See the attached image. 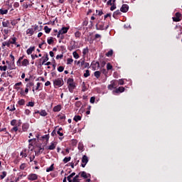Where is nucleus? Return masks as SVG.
<instances>
[{
    "instance_id": "f257e3e1",
    "label": "nucleus",
    "mask_w": 182,
    "mask_h": 182,
    "mask_svg": "<svg viewBox=\"0 0 182 182\" xmlns=\"http://www.w3.org/2000/svg\"><path fill=\"white\" fill-rule=\"evenodd\" d=\"M53 85H54L55 87H56V86L58 87H60L61 86H63V79L61 77H59V78L54 80Z\"/></svg>"
},
{
    "instance_id": "4be33fe9",
    "label": "nucleus",
    "mask_w": 182,
    "mask_h": 182,
    "mask_svg": "<svg viewBox=\"0 0 182 182\" xmlns=\"http://www.w3.org/2000/svg\"><path fill=\"white\" fill-rule=\"evenodd\" d=\"M40 116H43V117H45L46 116H48V112H46V110L42 109L41 111H40Z\"/></svg>"
},
{
    "instance_id": "69168bd1",
    "label": "nucleus",
    "mask_w": 182,
    "mask_h": 182,
    "mask_svg": "<svg viewBox=\"0 0 182 182\" xmlns=\"http://www.w3.org/2000/svg\"><path fill=\"white\" fill-rule=\"evenodd\" d=\"M96 12H97V14L98 13L99 16H102V15L103 14L102 11L96 10Z\"/></svg>"
},
{
    "instance_id": "774afa93",
    "label": "nucleus",
    "mask_w": 182,
    "mask_h": 182,
    "mask_svg": "<svg viewBox=\"0 0 182 182\" xmlns=\"http://www.w3.org/2000/svg\"><path fill=\"white\" fill-rule=\"evenodd\" d=\"M51 136H53V137L54 136H57L56 130L53 131V132L51 133Z\"/></svg>"
},
{
    "instance_id": "412c9836",
    "label": "nucleus",
    "mask_w": 182,
    "mask_h": 182,
    "mask_svg": "<svg viewBox=\"0 0 182 182\" xmlns=\"http://www.w3.org/2000/svg\"><path fill=\"white\" fill-rule=\"evenodd\" d=\"M28 142L30 143L29 144L30 146H33V144L36 143V138H33L32 139H29Z\"/></svg>"
},
{
    "instance_id": "e433bc0d",
    "label": "nucleus",
    "mask_w": 182,
    "mask_h": 182,
    "mask_svg": "<svg viewBox=\"0 0 182 182\" xmlns=\"http://www.w3.org/2000/svg\"><path fill=\"white\" fill-rule=\"evenodd\" d=\"M112 55H113V50H110L106 53V56H107L108 58H110V56H112Z\"/></svg>"
},
{
    "instance_id": "39448f33",
    "label": "nucleus",
    "mask_w": 182,
    "mask_h": 182,
    "mask_svg": "<svg viewBox=\"0 0 182 182\" xmlns=\"http://www.w3.org/2000/svg\"><path fill=\"white\" fill-rule=\"evenodd\" d=\"M181 16V14L177 12L175 14V17H173V22H180L181 21V18H180Z\"/></svg>"
},
{
    "instance_id": "a211bd4d",
    "label": "nucleus",
    "mask_w": 182,
    "mask_h": 182,
    "mask_svg": "<svg viewBox=\"0 0 182 182\" xmlns=\"http://www.w3.org/2000/svg\"><path fill=\"white\" fill-rule=\"evenodd\" d=\"M92 69H96V68H100V64L99 63V62L92 63Z\"/></svg>"
},
{
    "instance_id": "052dcab7",
    "label": "nucleus",
    "mask_w": 182,
    "mask_h": 182,
    "mask_svg": "<svg viewBox=\"0 0 182 182\" xmlns=\"http://www.w3.org/2000/svg\"><path fill=\"white\" fill-rule=\"evenodd\" d=\"M72 83H73V78H69V79L68 80V85H70V84H72Z\"/></svg>"
},
{
    "instance_id": "bf43d9fd",
    "label": "nucleus",
    "mask_w": 182,
    "mask_h": 182,
    "mask_svg": "<svg viewBox=\"0 0 182 182\" xmlns=\"http://www.w3.org/2000/svg\"><path fill=\"white\" fill-rule=\"evenodd\" d=\"M10 58L12 60V63H15V57L14 56V55L10 54Z\"/></svg>"
},
{
    "instance_id": "5fc2aeb1",
    "label": "nucleus",
    "mask_w": 182,
    "mask_h": 182,
    "mask_svg": "<svg viewBox=\"0 0 182 182\" xmlns=\"http://www.w3.org/2000/svg\"><path fill=\"white\" fill-rule=\"evenodd\" d=\"M60 130H62V128H60L58 131H56L57 134H59L60 136H63V133L60 132Z\"/></svg>"
},
{
    "instance_id": "6ab92c4d",
    "label": "nucleus",
    "mask_w": 182,
    "mask_h": 182,
    "mask_svg": "<svg viewBox=\"0 0 182 182\" xmlns=\"http://www.w3.org/2000/svg\"><path fill=\"white\" fill-rule=\"evenodd\" d=\"M21 65L22 66H28V65H29V60L28 59L23 60Z\"/></svg>"
},
{
    "instance_id": "20e7f679",
    "label": "nucleus",
    "mask_w": 182,
    "mask_h": 182,
    "mask_svg": "<svg viewBox=\"0 0 182 182\" xmlns=\"http://www.w3.org/2000/svg\"><path fill=\"white\" fill-rule=\"evenodd\" d=\"M79 176H80V177H82V178H90V177H92V176L90 175V173H87L85 171H80L79 173Z\"/></svg>"
},
{
    "instance_id": "bb28decb",
    "label": "nucleus",
    "mask_w": 182,
    "mask_h": 182,
    "mask_svg": "<svg viewBox=\"0 0 182 182\" xmlns=\"http://www.w3.org/2000/svg\"><path fill=\"white\" fill-rule=\"evenodd\" d=\"M42 59H43L42 65H43L46 62H48V60H49V57H48V54L46 55V57H42Z\"/></svg>"
},
{
    "instance_id": "dca6fc26",
    "label": "nucleus",
    "mask_w": 182,
    "mask_h": 182,
    "mask_svg": "<svg viewBox=\"0 0 182 182\" xmlns=\"http://www.w3.org/2000/svg\"><path fill=\"white\" fill-rule=\"evenodd\" d=\"M53 112H60L62 110V107L60 105H56L53 109Z\"/></svg>"
},
{
    "instance_id": "4468645a",
    "label": "nucleus",
    "mask_w": 182,
    "mask_h": 182,
    "mask_svg": "<svg viewBox=\"0 0 182 182\" xmlns=\"http://www.w3.org/2000/svg\"><path fill=\"white\" fill-rule=\"evenodd\" d=\"M35 50V46L30 47L27 49L26 52L28 55H31L32 53Z\"/></svg>"
},
{
    "instance_id": "4d7b16f0",
    "label": "nucleus",
    "mask_w": 182,
    "mask_h": 182,
    "mask_svg": "<svg viewBox=\"0 0 182 182\" xmlns=\"http://www.w3.org/2000/svg\"><path fill=\"white\" fill-rule=\"evenodd\" d=\"M25 114H26L27 116H29L31 114V110L29 109H26L24 112Z\"/></svg>"
},
{
    "instance_id": "f03ea898",
    "label": "nucleus",
    "mask_w": 182,
    "mask_h": 182,
    "mask_svg": "<svg viewBox=\"0 0 182 182\" xmlns=\"http://www.w3.org/2000/svg\"><path fill=\"white\" fill-rule=\"evenodd\" d=\"M95 28L97 31H106L109 28V25L105 26V23H100L96 24Z\"/></svg>"
},
{
    "instance_id": "09e8293b",
    "label": "nucleus",
    "mask_w": 182,
    "mask_h": 182,
    "mask_svg": "<svg viewBox=\"0 0 182 182\" xmlns=\"http://www.w3.org/2000/svg\"><path fill=\"white\" fill-rule=\"evenodd\" d=\"M117 83H118V85H124V80H123V79L119 80H117Z\"/></svg>"
},
{
    "instance_id": "f704fd0d",
    "label": "nucleus",
    "mask_w": 182,
    "mask_h": 182,
    "mask_svg": "<svg viewBox=\"0 0 182 182\" xmlns=\"http://www.w3.org/2000/svg\"><path fill=\"white\" fill-rule=\"evenodd\" d=\"M0 14L1 15H6V14H8V10L0 9Z\"/></svg>"
},
{
    "instance_id": "7c9ffc66",
    "label": "nucleus",
    "mask_w": 182,
    "mask_h": 182,
    "mask_svg": "<svg viewBox=\"0 0 182 182\" xmlns=\"http://www.w3.org/2000/svg\"><path fill=\"white\" fill-rule=\"evenodd\" d=\"M94 76H95L97 79H99V77H100V71H95L94 73Z\"/></svg>"
},
{
    "instance_id": "0e129e2a",
    "label": "nucleus",
    "mask_w": 182,
    "mask_h": 182,
    "mask_svg": "<svg viewBox=\"0 0 182 182\" xmlns=\"http://www.w3.org/2000/svg\"><path fill=\"white\" fill-rule=\"evenodd\" d=\"M116 9V4L111 5L110 11H114Z\"/></svg>"
},
{
    "instance_id": "b1692460",
    "label": "nucleus",
    "mask_w": 182,
    "mask_h": 182,
    "mask_svg": "<svg viewBox=\"0 0 182 182\" xmlns=\"http://www.w3.org/2000/svg\"><path fill=\"white\" fill-rule=\"evenodd\" d=\"M53 166H55L54 164H51V166L49 168H47L46 172L49 173V171H53V169L55 168V167Z\"/></svg>"
},
{
    "instance_id": "ea45409f",
    "label": "nucleus",
    "mask_w": 182,
    "mask_h": 182,
    "mask_svg": "<svg viewBox=\"0 0 182 182\" xmlns=\"http://www.w3.org/2000/svg\"><path fill=\"white\" fill-rule=\"evenodd\" d=\"M87 90V87H86V84L84 82H82V92H86Z\"/></svg>"
},
{
    "instance_id": "473e14b6",
    "label": "nucleus",
    "mask_w": 182,
    "mask_h": 182,
    "mask_svg": "<svg viewBox=\"0 0 182 182\" xmlns=\"http://www.w3.org/2000/svg\"><path fill=\"white\" fill-rule=\"evenodd\" d=\"M90 76V72L89 70H86L85 73H84V77H89Z\"/></svg>"
},
{
    "instance_id": "c03bdc74",
    "label": "nucleus",
    "mask_w": 182,
    "mask_h": 182,
    "mask_svg": "<svg viewBox=\"0 0 182 182\" xmlns=\"http://www.w3.org/2000/svg\"><path fill=\"white\" fill-rule=\"evenodd\" d=\"M71 144L73 146H76V144H77V140L76 139H72L71 141H70Z\"/></svg>"
},
{
    "instance_id": "6e6552de",
    "label": "nucleus",
    "mask_w": 182,
    "mask_h": 182,
    "mask_svg": "<svg viewBox=\"0 0 182 182\" xmlns=\"http://www.w3.org/2000/svg\"><path fill=\"white\" fill-rule=\"evenodd\" d=\"M56 144H58V142H51L50 145L48 147V150H55L56 149Z\"/></svg>"
},
{
    "instance_id": "423d86ee",
    "label": "nucleus",
    "mask_w": 182,
    "mask_h": 182,
    "mask_svg": "<svg viewBox=\"0 0 182 182\" xmlns=\"http://www.w3.org/2000/svg\"><path fill=\"white\" fill-rule=\"evenodd\" d=\"M28 179L31 181H34V180H38V175L36 173H31L28 175Z\"/></svg>"
},
{
    "instance_id": "37998d69",
    "label": "nucleus",
    "mask_w": 182,
    "mask_h": 182,
    "mask_svg": "<svg viewBox=\"0 0 182 182\" xmlns=\"http://www.w3.org/2000/svg\"><path fill=\"white\" fill-rule=\"evenodd\" d=\"M107 70H112V69H113V66L110 65V63L107 64Z\"/></svg>"
},
{
    "instance_id": "c756f323",
    "label": "nucleus",
    "mask_w": 182,
    "mask_h": 182,
    "mask_svg": "<svg viewBox=\"0 0 182 182\" xmlns=\"http://www.w3.org/2000/svg\"><path fill=\"white\" fill-rule=\"evenodd\" d=\"M6 69H8V66H6V65H4V66L0 65V70L1 72H6Z\"/></svg>"
},
{
    "instance_id": "680f3d73",
    "label": "nucleus",
    "mask_w": 182,
    "mask_h": 182,
    "mask_svg": "<svg viewBox=\"0 0 182 182\" xmlns=\"http://www.w3.org/2000/svg\"><path fill=\"white\" fill-rule=\"evenodd\" d=\"M71 182H80V179L74 177Z\"/></svg>"
},
{
    "instance_id": "864d4df0",
    "label": "nucleus",
    "mask_w": 182,
    "mask_h": 182,
    "mask_svg": "<svg viewBox=\"0 0 182 182\" xmlns=\"http://www.w3.org/2000/svg\"><path fill=\"white\" fill-rule=\"evenodd\" d=\"M80 35H82V33H80V32H79V31H77L75 33V38H80Z\"/></svg>"
},
{
    "instance_id": "f3484780",
    "label": "nucleus",
    "mask_w": 182,
    "mask_h": 182,
    "mask_svg": "<svg viewBox=\"0 0 182 182\" xmlns=\"http://www.w3.org/2000/svg\"><path fill=\"white\" fill-rule=\"evenodd\" d=\"M16 37L11 38L9 41L10 42L11 45H16Z\"/></svg>"
},
{
    "instance_id": "7ed1b4c3",
    "label": "nucleus",
    "mask_w": 182,
    "mask_h": 182,
    "mask_svg": "<svg viewBox=\"0 0 182 182\" xmlns=\"http://www.w3.org/2000/svg\"><path fill=\"white\" fill-rule=\"evenodd\" d=\"M82 167H83L85 168V167H86V164H87V163H89V159L87 158V156L86 155H84L82 156Z\"/></svg>"
},
{
    "instance_id": "393cba45",
    "label": "nucleus",
    "mask_w": 182,
    "mask_h": 182,
    "mask_svg": "<svg viewBox=\"0 0 182 182\" xmlns=\"http://www.w3.org/2000/svg\"><path fill=\"white\" fill-rule=\"evenodd\" d=\"M44 31H45L46 33H50L52 28L48 27V26H44Z\"/></svg>"
},
{
    "instance_id": "9d476101",
    "label": "nucleus",
    "mask_w": 182,
    "mask_h": 182,
    "mask_svg": "<svg viewBox=\"0 0 182 182\" xmlns=\"http://www.w3.org/2000/svg\"><path fill=\"white\" fill-rule=\"evenodd\" d=\"M125 89L124 87H119L117 88L115 90L113 91V93H123L124 92Z\"/></svg>"
},
{
    "instance_id": "f8f14e48",
    "label": "nucleus",
    "mask_w": 182,
    "mask_h": 182,
    "mask_svg": "<svg viewBox=\"0 0 182 182\" xmlns=\"http://www.w3.org/2000/svg\"><path fill=\"white\" fill-rule=\"evenodd\" d=\"M35 33V30L33 28H28L26 31V35H29L30 36H32Z\"/></svg>"
},
{
    "instance_id": "49530a36",
    "label": "nucleus",
    "mask_w": 182,
    "mask_h": 182,
    "mask_svg": "<svg viewBox=\"0 0 182 182\" xmlns=\"http://www.w3.org/2000/svg\"><path fill=\"white\" fill-rule=\"evenodd\" d=\"M6 177V171H3L2 174L1 175V180H4V178Z\"/></svg>"
},
{
    "instance_id": "de8ad7c7",
    "label": "nucleus",
    "mask_w": 182,
    "mask_h": 182,
    "mask_svg": "<svg viewBox=\"0 0 182 182\" xmlns=\"http://www.w3.org/2000/svg\"><path fill=\"white\" fill-rule=\"evenodd\" d=\"M25 168H26V164H22L20 166V170H25Z\"/></svg>"
},
{
    "instance_id": "a878e982",
    "label": "nucleus",
    "mask_w": 182,
    "mask_h": 182,
    "mask_svg": "<svg viewBox=\"0 0 182 182\" xmlns=\"http://www.w3.org/2000/svg\"><path fill=\"white\" fill-rule=\"evenodd\" d=\"M73 120L75 122H79V121L82 120V117H80V115H75L73 118Z\"/></svg>"
},
{
    "instance_id": "13d9d810",
    "label": "nucleus",
    "mask_w": 182,
    "mask_h": 182,
    "mask_svg": "<svg viewBox=\"0 0 182 182\" xmlns=\"http://www.w3.org/2000/svg\"><path fill=\"white\" fill-rule=\"evenodd\" d=\"M3 32H4V35H8L9 33V30L6 29V28H4L3 30Z\"/></svg>"
},
{
    "instance_id": "5701e85b",
    "label": "nucleus",
    "mask_w": 182,
    "mask_h": 182,
    "mask_svg": "<svg viewBox=\"0 0 182 182\" xmlns=\"http://www.w3.org/2000/svg\"><path fill=\"white\" fill-rule=\"evenodd\" d=\"M26 149H23L21 153H20V156H21L22 157H28V154H26Z\"/></svg>"
},
{
    "instance_id": "a18cd8bd",
    "label": "nucleus",
    "mask_w": 182,
    "mask_h": 182,
    "mask_svg": "<svg viewBox=\"0 0 182 182\" xmlns=\"http://www.w3.org/2000/svg\"><path fill=\"white\" fill-rule=\"evenodd\" d=\"M22 85V82H17L14 85V89H19L18 86H21Z\"/></svg>"
},
{
    "instance_id": "2eb2a0df",
    "label": "nucleus",
    "mask_w": 182,
    "mask_h": 182,
    "mask_svg": "<svg viewBox=\"0 0 182 182\" xmlns=\"http://www.w3.org/2000/svg\"><path fill=\"white\" fill-rule=\"evenodd\" d=\"M9 25H11V23L8 20L2 22V26H4V28H8Z\"/></svg>"
},
{
    "instance_id": "1a4fd4ad",
    "label": "nucleus",
    "mask_w": 182,
    "mask_h": 182,
    "mask_svg": "<svg viewBox=\"0 0 182 182\" xmlns=\"http://www.w3.org/2000/svg\"><path fill=\"white\" fill-rule=\"evenodd\" d=\"M81 66H84V68H90V64L89 63L85 62V58L81 59Z\"/></svg>"
},
{
    "instance_id": "e2e57ef3",
    "label": "nucleus",
    "mask_w": 182,
    "mask_h": 182,
    "mask_svg": "<svg viewBox=\"0 0 182 182\" xmlns=\"http://www.w3.org/2000/svg\"><path fill=\"white\" fill-rule=\"evenodd\" d=\"M11 126H15V124H16V119L11 120Z\"/></svg>"
},
{
    "instance_id": "58836bf2",
    "label": "nucleus",
    "mask_w": 182,
    "mask_h": 182,
    "mask_svg": "<svg viewBox=\"0 0 182 182\" xmlns=\"http://www.w3.org/2000/svg\"><path fill=\"white\" fill-rule=\"evenodd\" d=\"M73 55L75 58V59H79V54L77 53V52L74 51L73 53Z\"/></svg>"
},
{
    "instance_id": "cd10ccee",
    "label": "nucleus",
    "mask_w": 182,
    "mask_h": 182,
    "mask_svg": "<svg viewBox=\"0 0 182 182\" xmlns=\"http://www.w3.org/2000/svg\"><path fill=\"white\" fill-rule=\"evenodd\" d=\"M111 85H112L114 89H116L117 87V80H114L111 82Z\"/></svg>"
},
{
    "instance_id": "6e6d98bb",
    "label": "nucleus",
    "mask_w": 182,
    "mask_h": 182,
    "mask_svg": "<svg viewBox=\"0 0 182 182\" xmlns=\"http://www.w3.org/2000/svg\"><path fill=\"white\" fill-rule=\"evenodd\" d=\"M83 144H82V143H79L78 144V149H80V150H83Z\"/></svg>"
},
{
    "instance_id": "8fccbe9b",
    "label": "nucleus",
    "mask_w": 182,
    "mask_h": 182,
    "mask_svg": "<svg viewBox=\"0 0 182 182\" xmlns=\"http://www.w3.org/2000/svg\"><path fill=\"white\" fill-rule=\"evenodd\" d=\"M58 72H63V70H65V68L63 66H60L58 68Z\"/></svg>"
},
{
    "instance_id": "9b49d317",
    "label": "nucleus",
    "mask_w": 182,
    "mask_h": 182,
    "mask_svg": "<svg viewBox=\"0 0 182 182\" xmlns=\"http://www.w3.org/2000/svg\"><path fill=\"white\" fill-rule=\"evenodd\" d=\"M68 31H69V28L68 27H63L58 31H60V33H61L62 35H64V33H68Z\"/></svg>"
},
{
    "instance_id": "c85d7f7f",
    "label": "nucleus",
    "mask_w": 182,
    "mask_h": 182,
    "mask_svg": "<svg viewBox=\"0 0 182 182\" xmlns=\"http://www.w3.org/2000/svg\"><path fill=\"white\" fill-rule=\"evenodd\" d=\"M54 41H53V37H49L47 39V43H48V45H52V43H53Z\"/></svg>"
},
{
    "instance_id": "72a5a7b5",
    "label": "nucleus",
    "mask_w": 182,
    "mask_h": 182,
    "mask_svg": "<svg viewBox=\"0 0 182 182\" xmlns=\"http://www.w3.org/2000/svg\"><path fill=\"white\" fill-rule=\"evenodd\" d=\"M71 157H65V159L63 160V163L66 164V163H69V161L71 160Z\"/></svg>"
},
{
    "instance_id": "338daca9",
    "label": "nucleus",
    "mask_w": 182,
    "mask_h": 182,
    "mask_svg": "<svg viewBox=\"0 0 182 182\" xmlns=\"http://www.w3.org/2000/svg\"><path fill=\"white\" fill-rule=\"evenodd\" d=\"M67 180H68V182H72V178H71V176H70V175H69L68 177H67Z\"/></svg>"
},
{
    "instance_id": "2f4dec72",
    "label": "nucleus",
    "mask_w": 182,
    "mask_h": 182,
    "mask_svg": "<svg viewBox=\"0 0 182 182\" xmlns=\"http://www.w3.org/2000/svg\"><path fill=\"white\" fill-rule=\"evenodd\" d=\"M122 13L120 12V10H117L116 11L114 12L113 14V17L116 18L117 15H120Z\"/></svg>"
},
{
    "instance_id": "603ef678",
    "label": "nucleus",
    "mask_w": 182,
    "mask_h": 182,
    "mask_svg": "<svg viewBox=\"0 0 182 182\" xmlns=\"http://www.w3.org/2000/svg\"><path fill=\"white\" fill-rule=\"evenodd\" d=\"M70 63H73V59L72 58H68L67 60V64L70 65Z\"/></svg>"
},
{
    "instance_id": "c9c22d12",
    "label": "nucleus",
    "mask_w": 182,
    "mask_h": 182,
    "mask_svg": "<svg viewBox=\"0 0 182 182\" xmlns=\"http://www.w3.org/2000/svg\"><path fill=\"white\" fill-rule=\"evenodd\" d=\"M19 106H23L25 105V100L21 99L18 102Z\"/></svg>"
},
{
    "instance_id": "4c0bfd02",
    "label": "nucleus",
    "mask_w": 182,
    "mask_h": 182,
    "mask_svg": "<svg viewBox=\"0 0 182 182\" xmlns=\"http://www.w3.org/2000/svg\"><path fill=\"white\" fill-rule=\"evenodd\" d=\"M3 46H7L8 48H9L11 46V43L10 41H5L3 43Z\"/></svg>"
},
{
    "instance_id": "a19ab883",
    "label": "nucleus",
    "mask_w": 182,
    "mask_h": 182,
    "mask_svg": "<svg viewBox=\"0 0 182 182\" xmlns=\"http://www.w3.org/2000/svg\"><path fill=\"white\" fill-rule=\"evenodd\" d=\"M26 106L30 107H33V106H35V102H28V103L26 105Z\"/></svg>"
},
{
    "instance_id": "79ce46f5",
    "label": "nucleus",
    "mask_w": 182,
    "mask_h": 182,
    "mask_svg": "<svg viewBox=\"0 0 182 182\" xmlns=\"http://www.w3.org/2000/svg\"><path fill=\"white\" fill-rule=\"evenodd\" d=\"M87 53H89V48H87V47L84 48L83 50H82V54L84 55H86Z\"/></svg>"
},
{
    "instance_id": "3c124183",
    "label": "nucleus",
    "mask_w": 182,
    "mask_h": 182,
    "mask_svg": "<svg viewBox=\"0 0 182 182\" xmlns=\"http://www.w3.org/2000/svg\"><path fill=\"white\" fill-rule=\"evenodd\" d=\"M44 150H45V148H43V146H39L38 153H43Z\"/></svg>"
},
{
    "instance_id": "0eeeda50",
    "label": "nucleus",
    "mask_w": 182,
    "mask_h": 182,
    "mask_svg": "<svg viewBox=\"0 0 182 182\" xmlns=\"http://www.w3.org/2000/svg\"><path fill=\"white\" fill-rule=\"evenodd\" d=\"M121 12L126 13L127 11H129V5L127 4H123L120 9Z\"/></svg>"
},
{
    "instance_id": "aec40b11",
    "label": "nucleus",
    "mask_w": 182,
    "mask_h": 182,
    "mask_svg": "<svg viewBox=\"0 0 182 182\" xmlns=\"http://www.w3.org/2000/svg\"><path fill=\"white\" fill-rule=\"evenodd\" d=\"M28 129H29V125L28 124H23L22 125L23 132H26V130H28Z\"/></svg>"
},
{
    "instance_id": "ddd939ff",
    "label": "nucleus",
    "mask_w": 182,
    "mask_h": 182,
    "mask_svg": "<svg viewBox=\"0 0 182 182\" xmlns=\"http://www.w3.org/2000/svg\"><path fill=\"white\" fill-rule=\"evenodd\" d=\"M75 87H76V86L75 85V82L68 84V89L71 93H72V92H73V89H75Z\"/></svg>"
}]
</instances>
